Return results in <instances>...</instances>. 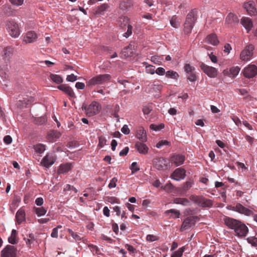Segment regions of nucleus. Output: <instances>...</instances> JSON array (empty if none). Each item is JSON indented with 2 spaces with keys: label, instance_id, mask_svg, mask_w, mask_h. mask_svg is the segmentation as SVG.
Segmentation results:
<instances>
[{
  "label": "nucleus",
  "instance_id": "obj_61",
  "mask_svg": "<svg viewBox=\"0 0 257 257\" xmlns=\"http://www.w3.org/2000/svg\"><path fill=\"white\" fill-rule=\"evenodd\" d=\"M121 131L125 135H128L130 133V130L127 125L124 124L121 129Z\"/></svg>",
  "mask_w": 257,
  "mask_h": 257
},
{
  "label": "nucleus",
  "instance_id": "obj_59",
  "mask_svg": "<svg viewBox=\"0 0 257 257\" xmlns=\"http://www.w3.org/2000/svg\"><path fill=\"white\" fill-rule=\"evenodd\" d=\"M155 72L159 75H164L166 74L165 69L163 67L158 68L155 71Z\"/></svg>",
  "mask_w": 257,
  "mask_h": 257
},
{
  "label": "nucleus",
  "instance_id": "obj_31",
  "mask_svg": "<svg viewBox=\"0 0 257 257\" xmlns=\"http://www.w3.org/2000/svg\"><path fill=\"white\" fill-rule=\"evenodd\" d=\"M174 203L176 204H181L184 206H188L190 205V202L186 198H177L174 200Z\"/></svg>",
  "mask_w": 257,
  "mask_h": 257
},
{
  "label": "nucleus",
  "instance_id": "obj_9",
  "mask_svg": "<svg viewBox=\"0 0 257 257\" xmlns=\"http://www.w3.org/2000/svg\"><path fill=\"white\" fill-rule=\"evenodd\" d=\"M16 248L11 245H7L1 251L2 257H16Z\"/></svg>",
  "mask_w": 257,
  "mask_h": 257
},
{
  "label": "nucleus",
  "instance_id": "obj_17",
  "mask_svg": "<svg viewBox=\"0 0 257 257\" xmlns=\"http://www.w3.org/2000/svg\"><path fill=\"white\" fill-rule=\"evenodd\" d=\"M37 39V35L33 31H29L24 36L23 41L26 44L34 43Z\"/></svg>",
  "mask_w": 257,
  "mask_h": 257
},
{
  "label": "nucleus",
  "instance_id": "obj_41",
  "mask_svg": "<svg viewBox=\"0 0 257 257\" xmlns=\"http://www.w3.org/2000/svg\"><path fill=\"white\" fill-rule=\"evenodd\" d=\"M247 242L250 243L252 246L255 247L257 249V237H249L247 238Z\"/></svg>",
  "mask_w": 257,
  "mask_h": 257
},
{
  "label": "nucleus",
  "instance_id": "obj_37",
  "mask_svg": "<svg viewBox=\"0 0 257 257\" xmlns=\"http://www.w3.org/2000/svg\"><path fill=\"white\" fill-rule=\"evenodd\" d=\"M194 25L185 23L184 25V32L186 35L189 34L192 31Z\"/></svg>",
  "mask_w": 257,
  "mask_h": 257
},
{
  "label": "nucleus",
  "instance_id": "obj_21",
  "mask_svg": "<svg viewBox=\"0 0 257 257\" xmlns=\"http://www.w3.org/2000/svg\"><path fill=\"white\" fill-rule=\"evenodd\" d=\"M167 161L163 158H159L155 162V167L159 170H164L167 168Z\"/></svg>",
  "mask_w": 257,
  "mask_h": 257
},
{
  "label": "nucleus",
  "instance_id": "obj_1",
  "mask_svg": "<svg viewBox=\"0 0 257 257\" xmlns=\"http://www.w3.org/2000/svg\"><path fill=\"white\" fill-rule=\"evenodd\" d=\"M225 225L230 229L234 230L238 236L244 237L248 232V227L239 220L226 217L224 219Z\"/></svg>",
  "mask_w": 257,
  "mask_h": 257
},
{
  "label": "nucleus",
  "instance_id": "obj_33",
  "mask_svg": "<svg viewBox=\"0 0 257 257\" xmlns=\"http://www.w3.org/2000/svg\"><path fill=\"white\" fill-rule=\"evenodd\" d=\"M34 149L37 153L41 154L45 151V145L42 144H37L34 146Z\"/></svg>",
  "mask_w": 257,
  "mask_h": 257
},
{
  "label": "nucleus",
  "instance_id": "obj_32",
  "mask_svg": "<svg viewBox=\"0 0 257 257\" xmlns=\"http://www.w3.org/2000/svg\"><path fill=\"white\" fill-rule=\"evenodd\" d=\"M119 25L121 27L123 28L127 26L130 24V19L125 16H122L119 19Z\"/></svg>",
  "mask_w": 257,
  "mask_h": 257
},
{
  "label": "nucleus",
  "instance_id": "obj_43",
  "mask_svg": "<svg viewBox=\"0 0 257 257\" xmlns=\"http://www.w3.org/2000/svg\"><path fill=\"white\" fill-rule=\"evenodd\" d=\"M170 213H172L173 214V218H179L180 214V212L179 211L174 209H171L168 210L166 211V213H167V214H169Z\"/></svg>",
  "mask_w": 257,
  "mask_h": 257
},
{
  "label": "nucleus",
  "instance_id": "obj_40",
  "mask_svg": "<svg viewBox=\"0 0 257 257\" xmlns=\"http://www.w3.org/2000/svg\"><path fill=\"white\" fill-rule=\"evenodd\" d=\"M108 6L107 4H103L100 7L97 8L95 13L96 14H101L102 13L104 12L108 8Z\"/></svg>",
  "mask_w": 257,
  "mask_h": 257
},
{
  "label": "nucleus",
  "instance_id": "obj_16",
  "mask_svg": "<svg viewBox=\"0 0 257 257\" xmlns=\"http://www.w3.org/2000/svg\"><path fill=\"white\" fill-rule=\"evenodd\" d=\"M185 160V156L180 154L174 155L170 158L171 162L174 164L176 166H179L182 165Z\"/></svg>",
  "mask_w": 257,
  "mask_h": 257
},
{
  "label": "nucleus",
  "instance_id": "obj_11",
  "mask_svg": "<svg viewBox=\"0 0 257 257\" xmlns=\"http://www.w3.org/2000/svg\"><path fill=\"white\" fill-rule=\"evenodd\" d=\"M186 170L182 168L175 169L171 175V178L176 181H180L186 177Z\"/></svg>",
  "mask_w": 257,
  "mask_h": 257
},
{
  "label": "nucleus",
  "instance_id": "obj_51",
  "mask_svg": "<svg viewBox=\"0 0 257 257\" xmlns=\"http://www.w3.org/2000/svg\"><path fill=\"white\" fill-rule=\"evenodd\" d=\"M70 190L73 191L75 193H77L78 192V190L75 187L69 184H67L64 188V191Z\"/></svg>",
  "mask_w": 257,
  "mask_h": 257
},
{
  "label": "nucleus",
  "instance_id": "obj_53",
  "mask_svg": "<svg viewBox=\"0 0 257 257\" xmlns=\"http://www.w3.org/2000/svg\"><path fill=\"white\" fill-rule=\"evenodd\" d=\"M47 121V118L45 116L38 118L35 120V123L39 125L44 124Z\"/></svg>",
  "mask_w": 257,
  "mask_h": 257
},
{
  "label": "nucleus",
  "instance_id": "obj_56",
  "mask_svg": "<svg viewBox=\"0 0 257 257\" xmlns=\"http://www.w3.org/2000/svg\"><path fill=\"white\" fill-rule=\"evenodd\" d=\"M117 182V179L115 177H113L111 180L110 183L108 184V188L109 189H111L112 188H114L116 187V182Z\"/></svg>",
  "mask_w": 257,
  "mask_h": 257
},
{
  "label": "nucleus",
  "instance_id": "obj_36",
  "mask_svg": "<svg viewBox=\"0 0 257 257\" xmlns=\"http://www.w3.org/2000/svg\"><path fill=\"white\" fill-rule=\"evenodd\" d=\"M166 76L172 79H177L179 77V74L175 71L169 70L166 72Z\"/></svg>",
  "mask_w": 257,
  "mask_h": 257
},
{
  "label": "nucleus",
  "instance_id": "obj_14",
  "mask_svg": "<svg viewBox=\"0 0 257 257\" xmlns=\"http://www.w3.org/2000/svg\"><path fill=\"white\" fill-rule=\"evenodd\" d=\"M14 49L10 46L5 48L3 51L2 58L6 63H8L13 56Z\"/></svg>",
  "mask_w": 257,
  "mask_h": 257
},
{
  "label": "nucleus",
  "instance_id": "obj_15",
  "mask_svg": "<svg viewBox=\"0 0 257 257\" xmlns=\"http://www.w3.org/2000/svg\"><path fill=\"white\" fill-rule=\"evenodd\" d=\"M232 210L247 216H249L252 213V211L244 207L240 203H237L233 206Z\"/></svg>",
  "mask_w": 257,
  "mask_h": 257
},
{
  "label": "nucleus",
  "instance_id": "obj_30",
  "mask_svg": "<svg viewBox=\"0 0 257 257\" xmlns=\"http://www.w3.org/2000/svg\"><path fill=\"white\" fill-rule=\"evenodd\" d=\"M17 231L15 229H13L11 235L8 238V241L10 243L15 244L17 243Z\"/></svg>",
  "mask_w": 257,
  "mask_h": 257
},
{
  "label": "nucleus",
  "instance_id": "obj_46",
  "mask_svg": "<svg viewBox=\"0 0 257 257\" xmlns=\"http://www.w3.org/2000/svg\"><path fill=\"white\" fill-rule=\"evenodd\" d=\"M106 140L103 136H100L98 138V147L100 148L103 147L106 145Z\"/></svg>",
  "mask_w": 257,
  "mask_h": 257
},
{
  "label": "nucleus",
  "instance_id": "obj_27",
  "mask_svg": "<svg viewBox=\"0 0 257 257\" xmlns=\"http://www.w3.org/2000/svg\"><path fill=\"white\" fill-rule=\"evenodd\" d=\"M205 42L212 45L215 46L219 43L217 37L215 34H211L207 36Z\"/></svg>",
  "mask_w": 257,
  "mask_h": 257
},
{
  "label": "nucleus",
  "instance_id": "obj_22",
  "mask_svg": "<svg viewBox=\"0 0 257 257\" xmlns=\"http://www.w3.org/2000/svg\"><path fill=\"white\" fill-rule=\"evenodd\" d=\"M136 137L142 142H145L147 141L146 132L143 127L139 126L138 128Z\"/></svg>",
  "mask_w": 257,
  "mask_h": 257
},
{
  "label": "nucleus",
  "instance_id": "obj_57",
  "mask_svg": "<svg viewBox=\"0 0 257 257\" xmlns=\"http://www.w3.org/2000/svg\"><path fill=\"white\" fill-rule=\"evenodd\" d=\"M146 239L148 241L152 242L157 240L158 239V237L153 234H149L147 236Z\"/></svg>",
  "mask_w": 257,
  "mask_h": 257
},
{
  "label": "nucleus",
  "instance_id": "obj_28",
  "mask_svg": "<svg viewBox=\"0 0 257 257\" xmlns=\"http://www.w3.org/2000/svg\"><path fill=\"white\" fill-rule=\"evenodd\" d=\"M16 221L18 224H21L25 220V212L23 209H19L16 214Z\"/></svg>",
  "mask_w": 257,
  "mask_h": 257
},
{
  "label": "nucleus",
  "instance_id": "obj_2",
  "mask_svg": "<svg viewBox=\"0 0 257 257\" xmlns=\"http://www.w3.org/2000/svg\"><path fill=\"white\" fill-rule=\"evenodd\" d=\"M111 78L108 74L97 75L86 81V86L92 87L95 85H102L110 81Z\"/></svg>",
  "mask_w": 257,
  "mask_h": 257
},
{
  "label": "nucleus",
  "instance_id": "obj_20",
  "mask_svg": "<svg viewBox=\"0 0 257 257\" xmlns=\"http://www.w3.org/2000/svg\"><path fill=\"white\" fill-rule=\"evenodd\" d=\"M61 136V134L57 131H51L47 135V140L50 142H56Z\"/></svg>",
  "mask_w": 257,
  "mask_h": 257
},
{
  "label": "nucleus",
  "instance_id": "obj_18",
  "mask_svg": "<svg viewBox=\"0 0 257 257\" xmlns=\"http://www.w3.org/2000/svg\"><path fill=\"white\" fill-rule=\"evenodd\" d=\"M197 13L196 10H192L187 15L185 23L194 25L197 19Z\"/></svg>",
  "mask_w": 257,
  "mask_h": 257
},
{
  "label": "nucleus",
  "instance_id": "obj_39",
  "mask_svg": "<svg viewBox=\"0 0 257 257\" xmlns=\"http://www.w3.org/2000/svg\"><path fill=\"white\" fill-rule=\"evenodd\" d=\"M133 53V51L130 46L125 47L122 51V54L124 57H127L131 56Z\"/></svg>",
  "mask_w": 257,
  "mask_h": 257
},
{
  "label": "nucleus",
  "instance_id": "obj_3",
  "mask_svg": "<svg viewBox=\"0 0 257 257\" xmlns=\"http://www.w3.org/2000/svg\"><path fill=\"white\" fill-rule=\"evenodd\" d=\"M191 201L202 208L211 207L213 205L212 200L207 199L202 196L191 195L190 197Z\"/></svg>",
  "mask_w": 257,
  "mask_h": 257
},
{
  "label": "nucleus",
  "instance_id": "obj_8",
  "mask_svg": "<svg viewBox=\"0 0 257 257\" xmlns=\"http://www.w3.org/2000/svg\"><path fill=\"white\" fill-rule=\"evenodd\" d=\"M254 46L252 45H249L242 51L240 55V58L242 61L249 60L252 55Z\"/></svg>",
  "mask_w": 257,
  "mask_h": 257
},
{
  "label": "nucleus",
  "instance_id": "obj_29",
  "mask_svg": "<svg viewBox=\"0 0 257 257\" xmlns=\"http://www.w3.org/2000/svg\"><path fill=\"white\" fill-rule=\"evenodd\" d=\"M67 232L68 233L72 236L74 240H70L71 242L75 241L78 243H79V241H81L82 239V237L80 236V235L76 232L73 231L71 229L68 228L67 229Z\"/></svg>",
  "mask_w": 257,
  "mask_h": 257
},
{
  "label": "nucleus",
  "instance_id": "obj_42",
  "mask_svg": "<svg viewBox=\"0 0 257 257\" xmlns=\"http://www.w3.org/2000/svg\"><path fill=\"white\" fill-rule=\"evenodd\" d=\"M130 7L131 4L127 2L122 1L119 4V8L123 11L127 10Z\"/></svg>",
  "mask_w": 257,
  "mask_h": 257
},
{
  "label": "nucleus",
  "instance_id": "obj_38",
  "mask_svg": "<svg viewBox=\"0 0 257 257\" xmlns=\"http://www.w3.org/2000/svg\"><path fill=\"white\" fill-rule=\"evenodd\" d=\"M185 251V247L179 248L178 250L174 251L172 254L171 257H181L183 253Z\"/></svg>",
  "mask_w": 257,
  "mask_h": 257
},
{
  "label": "nucleus",
  "instance_id": "obj_35",
  "mask_svg": "<svg viewBox=\"0 0 257 257\" xmlns=\"http://www.w3.org/2000/svg\"><path fill=\"white\" fill-rule=\"evenodd\" d=\"M34 211L38 216L44 215L47 212V209L44 207H34Z\"/></svg>",
  "mask_w": 257,
  "mask_h": 257
},
{
  "label": "nucleus",
  "instance_id": "obj_49",
  "mask_svg": "<svg viewBox=\"0 0 257 257\" xmlns=\"http://www.w3.org/2000/svg\"><path fill=\"white\" fill-rule=\"evenodd\" d=\"M127 31L123 34V36L128 38L132 34L133 27L131 24L127 25L126 26Z\"/></svg>",
  "mask_w": 257,
  "mask_h": 257
},
{
  "label": "nucleus",
  "instance_id": "obj_64",
  "mask_svg": "<svg viewBox=\"0 0 257 257\" xmlns=\"http://www.w3.org/2000/svg\"><path fill=\"white\" fill-rule=\"evenodd\" d=\"M125 247L131 253H134L135 252V251H136V248H135L132 245H130L128 244H126L125 245Z\"/></svg>",
  "mask_w": 257,
  "mask_h": 257
},
{
  "label": "nucleus",
  "instance_id": "obj_13",
  "mask_svg": "<svg viewBox=\"0 0 257 257\" xmlns=\"http://www.w3.org/2000/svg\"><path fill=\"white\" fill-rule=\"evenodd\" d=\"M243 8L246 10L248 14L251 16H254L257 13L255 4L253 1H249L244 3Z\"/></svg>",
  "mask_w": 257,
  "mask_h": 257
},
{
  "label": "nucleus",
  "instance_id": "obj_24",
  "mask_svg": "<svg viewBox=\"0 0 257 257\" xmlns=\"http://www.w3.org/2000/svg\"><path fill=\"white\" fill-rule=\"evenodd\" d=\"M135 148L140 154H147L148 152V147L142 142H136L135 144Z\"/></svg>",
  "mask_w": 257,
  "mask_h": 257
},
{
  "label": "nucleus",
  "instance_id": "obj_12",
  "mask_svg": "<svg viewBox=\"0 0 257 257\" xmlns=\"http://www.w3.org/2000/svg\"><path fill=\"white\" fill-rule=\"evenodd\" d=\"M55 161L56 157L53 154H47L42 159L41 164L46 168H49L55 163Z\"/></svg>",
  "mask_w": 257,
  "mask_h": 257
},
{
  "label": "nucleus",
  "instance_id": "obj_45",
  "mask_svg": "<svg viewBox=\"0 0 257 257\" xmlns=\"http://www.w3.org/2000/svg\"><path fill=\"white\" fill-rule=\"evenodd\" d=\"M240 68L238 66L233 67L230 68L231 74L232 78H234L239 73Z\"/></svg>",
  "mask_w": 257,
  "mask_h": 257
},
{
  "label": "nucleus",
  "instance_id": "obj_23",
  "mask_svg": "<svg viewBox=\"0 0 257 257\" xmlns=\"http://www.w3.org/2000/svg\"><path fill=\"white\" fill-rule=\"evenodd\" d=\"M241 24L248 33L253 27V23L251 20L248 17H243L241 19Z\"/></svg>",
  "mask_w": 257,
  "mask_h": 257
},
{
  "label": "nucleus",
  "instance_id": "obj_48",
  "mask_svg": "<svg viewBox=\"0 0 257 257\" xmlns=\"http://www.w3.org/2000/svg\"><path fill=\"white\" fill-rule=\"evenodd\" d=\"M153 110V107L151 105H147L143 106V112L144 114H149Z\"/></svg>",
  "mask_w": 257,
  "mask_h": 257
},
{
  "label": "nucleus",
  "instance_id": "obj_26",
  "mask_svg": "<svg viewBox=\"0 0 257 257\" xmlns=\"http://www.w3.org/2000/svg\"><path fill=\"white\" fill-rule=\"evenodd\" d=\"M72 164L69 163L61 164L58 169V173L59 174L66 173L72 169Z\"/></svg>",
  "mask_w": 257,
  "mask_h": 257
},
{
  "label": "nucleus",
  "instance_id": "obj_55",
  "mask_svg": "<svg viewBox=\"0 0 257 257\" xmlns=\"http://www.w3.org/2000/svg\"><path fill=\"white\" fill-rule=\"evenodd\" d=\"M131 169L132 170V173L133 174L137 172V171L140 170V168L138 166V164L137 162H133L131 167Z\"/></svg>",
  "mask_w": 257,
  "mask_h": 257
},
{
  "label": "nucleus",
  "instance_id": "obj_54",
  "mask_svg": "<svg viewBox=\"0 0 257 257\" xmlns=\"http://www.w3.org/2000/svg\"><path fill=\"white\" fill-rule=\"evenodd\" d=\"M189 76L187 77V79L191 82H194L197 80V76L195 71L188 74Z\"/></svg>",
  "mask_w": 257,
  "mask_h": 257
},
{
  "label": "nucleus",
  "instance_id": "obj_10",
  "mask_svg": "<svg viewBox=\"0 0 257 257\" xmlns=\"http://www.w3.org/2000/svg\"><path fill=\"white\" fill-rule=\"evenodd\" d=\"M243 75L248 78L254 77L257 75V67L255 65H249L244 69Z\"/></svg>",
  "mask_w": 257,
  "mask_h": 257
},
{
  "label": "nucleus",
  "instance_id": "obj_44",
  "mask_svg": "<svg viewBox=\"0 0 257 257\" xmlns=\"http://www.w3.org/2000/svg\"><path fill=\"white\" fill-rule=\"evenodd\" d=\"M184 69L185 71L188 74L193 72L195 70V68L193 66H191L189 64H186L184 67Z\"/></svg>",
  "mask_w": 257,
  "mask_h": 257
},
{
  "label": "nucleus",
  "instance_id": "obj_63",
  "mask_svg": "<svg viewBox=\"0 0 257 257\" xmlns=\"http://www.w3.org/2000/svg\"><path fill=\"white\" fill-rule=\"evenodd\" d=\"M4 142L6 144H10L12 142V138L10 136L7 135L4 137Z\"/></svg>",
  "mask_w": 257,
  "mask_h": 257
},
{
  "label": "nucleus",
  "instance_id": "obj_47",
  "mask_svg": "<svg viewBox=\"0 0 257 257\" xmlns=\"http://www.w3.org/2000/svg\"><path fill=\"white\" fill-rule=\"evenodd\" d=\"M193 182L192 181H186L183 184L182 187L183 191H186L190 189L192 186Z\"/></svg>",
  "mask_w": 257,
  "mask_h": 257
},
{
  "label": "nucleus",
  "instance_id": "obj_19",
  "mask_svg": "<svg viewBox=\"0 0 257 257\" xmlns=\"http://www.w3.org/2000/svg\"><path fill=\"white\" fill-rule=\"evenodd\" d=\"M57 88L64 92L65 94H67L70 97L72 98L76 97L75 93H74L72 88L69 86L65 84H62L59 85Z\"/></svg>",
  "mask_w": 257,
  "mask_h": 257
},
{
  "label": "nucleus",
  "instance_id": "obj_34",
  "mask_svg": "<svg viewBox=\"0 0 257 257\" xmlns=\"http://www.w3.org/2000/svg\"><path fill=\"white\" fill-rule=\"evenodd\" d=\"M50 79L57 84H60L63 82V79L59 75L51 74L50 75Z\"/></svg>",
  "mask_w": 257,
  "mask_h": 257
},
{
  "label": "nucleus",
  "instance_id": "obj_25",
  "mask_svg": "<svg viewBox=\"0 0 257 257\" xmlns=\"http://www.w3.org/2000/svg\"><path fill=\"white\" fill-rule=\"evenodd\" d=\"M225 22L228 24L233 26L238 23L239 19L236 15L230 13L227 16Z\"/></svg>",
  "mask_w": 257,
  "mask_h": 257
},
{
  "label": "nucleus",
  "instance_id": "obj_60",
  "mask_svg": "<svg viewBox=\"0 0 257 257\" xmlns=\"http://www.w3.org/2000/svg\"><path fill=\"white\" fill-rule=\"evenodd\" d=\"M88 246H89L90 249L91 250V251L93 253H95L96 254L98 253V252L99 251V249L97 246L93 245V244H90V245H89Z\"/></svg>",
  "mask_w": 257,
  "mask_h": 257
},
{
  "label": "nucleus",
  "instance_id": "obj_7",
  "mask_svg": "<svg viewBox=\"0 0 257 257\" xmlns=\"http://www.w3.org/2000/svg\"><path fill=\"white\" fill-rule=\"evenodd\" d=\"M198 220L199 218L197 216H190L186 217L181 225V231L187 230L194 226Z\"/></svg>",
  "mask_w": 257,
  "mask_h": 257
},
{
  "label": "nucleus",
  "instance_id": "obj_58",
  "mask_svg": "<svg viewBox=\"0 0 257 257\" xmlns=\"http://www.w3.org/2000/svg\"><path fill=\"white\" fill-rule=\"evenodd\" d=\"M77 80V76L74 75L73 74L68 75L67 76L66 80L70 82H74Z\"/></svg>",
  "mask_w": 257,
  "mask_h": 257
},
{
  "label": "nucleus",
  "instance_id": "obj_52",
  "mask_svg": "<svg viewBox=\"0 0 257 257\" xmlns=\"http://www.w3.org/2000/svg\"><path fill=\"white\" fill-rule=\"evenodd\" d=\"M164 127V124H160V125H157L154 124H151L150 126V128L154 131H159L160 130Z\"/></svg>",
  "mask_w": 257,
  "mask_h": 257
},
{
  "label": "nucleus",
  "instance_id": "obj_62",
  "mask_svg": "<svg viewBox=\"0 0 257 257\" xmlns=\"http://www.w3.org/2000/svg\"><path fill=\"white\" fill-rule=\"evenodd\" d=\"M14 5L17 6H21L23 4L24 0H9Z\"/></svg>",
  "mask_w": 257,
  "mask_h": 257
},
{
  "label": "nucleus",
  "instance_id": "obj_50",
  "mask_svg": "<svg viewBox=\"0 0 257 257\" xmlns=\"http://www.w3.org/2000/svg\"><path fill=\"white\" fill-rule=\"evenodd\" d=\"M170 145V142L167 140H162L159 141L156 145L157 148H161L163 146H168Z\"/></svg>",
  "mask_w": 257,
  "mask_h": 257
},
{
  "label": "nucleus",
  "instance_id": "obj_4",
  "mask_svg": "<svg viewBox=\"0 0 257 257\" xmlns=\"http://www.w3.org/2000/svg\"><path fill=\"white\" fill-rule=\"evenodd\" d=\"M6 28L11 36L17 38L20 35L19 25L14 20H9L5 22Z\"/></svg>",
  "mask_w": 257,
  "mask_h": 257
},
{
  "label": "nucleus",
  "instance_id": "obj_6",
  "mask_svg": "<svg viewBox=\"0 0 257 257\" xmlns=\"http://www.w3.org/2000/svg\"><path fill=\"white\" fill-rule=\"evenodd\" d=\"M201 69L210 78H215L218 75V70L215 68L208 66L204 63L200 65Z\"/></svg>",
  "mask_w": 257,
  "mask_h": 257
},
{
  "label": "nucleus",
  "instance_id": "obj_5",
  "mask_svg": "<svg viewBox=\"0 0 257 257\" xmlns=\"http://www.w3.org/2000/svg\"><path fill=\"white\" fill-rule=\"evenodd\" d=\"M100 108L99 104L96 101H93L88 106L84 104L82 106V109L85 110L86 115L88 116H92L98 113Z\"/></svg>",
  "mask_w": 257,
  "mask_h": 257
}]
</instances>
